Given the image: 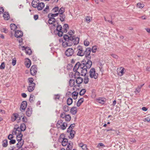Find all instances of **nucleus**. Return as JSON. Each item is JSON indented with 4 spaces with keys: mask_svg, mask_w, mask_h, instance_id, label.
Segmentation results:
<instances>
[{
    "mask_svg": "<svg viewBox=\"0 0 150 150\" xmlns=\"http://www.w3.org/2000/svg\"><path fill=\"white\" fill-rule=\"evenodd\" d=\"M77 108L76 107H72L70 110V112L73 115H75L77 112Z\"/></svg>",
    "mask_w": 150,
    "mask_h": 150,
    "instance_id": "4be33fe9",
    "label": "nucleus"
},
{
    "mask_svg": "<svg viewBox=\"0 0 150 150\" xmlns=\"http://www.w3.org/2000/svg\"><path fill=\"white\" fill-rule=\"evenodd\" d=\"M81 71V75L85 76L87 72V69L86 68H84L83 69L80 70Z\"/></svg>",
    "mask_w": 150,
    "mask_h": 150,
    "instance_id": "393cba45",
    "label": "nucleus"
},
{
    "mask_svg": "<svg viewBox=\"0 0 150 150\" xmlns=\"http://www.w3.org/2000/svg\"><path fill=\"white\" fill-rule=\"evenodd\" d=\"M18 134L16 136V139L18 141H22L23 134L21 133Z\"/></svg>",
    "mask_w": 150,
    "mask_h": 150,
    "instance_id": "7c9ffc66",
    "label": "nucleus"
},
{
    "mask_svg": "<svg viewBox=\"0 0 150 150\" xmlns=\"http://www.w3.org/2000/svg\"><path fill=\"white\" fill-rule=\"evenodd\" d=\"M98 102L100 104H104L106 101V99L105 98H99L97 99Z\"/></svg>",
    "mask_w": 150,
    "mask_h": 150,
    "instance_id": "dca6fc26",
    "label": "nucleus"
},
{
    "mask_svg": "<svg viewBox=\"0 0 150 150\" xmlns=\"http://www.w3.org/2000/svg\"><path fill=\"white\" fill-rule=\"evenodd\" d=\"M65 11V10L64 8L62 7L60 8L59 10V9L58 13L59 14H63L64 12Z\"/></svg>",
    "mask_w": 150,
    "mask_h": 150,
    "instance_id": "a18cd8bd",
    "label": "nucleus"
},
{
    "mask_svg": "<svg viewBox=\"0 0 150 150\" xmlns=\"http://www.w3.org/2000/svg\"><path fill=\"white\" fill-rule=\"evenodd\" d=\"M75 78H76V82L77 84H80L83 81V79L81 77H75Z\"/></svg>",
    "mask_w": 150,
    "mask_h": 150,
    "instance_id": "412c9836",
    "label": "nucleus"
},
{
    "mask_svg": "<svg viewBox=\"0 0 150 150\" xmlns=\"http://www.w3.org/2000/svg\"><path fill=\"white\" fill-rule=\"evenodd\" d=\"M84 44L86 46H87L89 44V42L87 40H85L84 41Z\"/></svg>",
    "mask_w": 150,
    "mask_h": 150,
    "instance_id": "680f3d73",
    "label": "nucleus"
},
{
    "mask_svg": "<svg viewBox=\"0 0 150 150\" xmlns=\"http://www.w3.org/2000/svg\"><path fill=\"white\" fill-rule=\"evenodd\" d=\"M89 81L88 78V76H85L84 78L83 82L85 84H87Z\"/></svg>",
    "mask_w": 150,
    "mask_h": 150,
    "instance_id": "de8ad7c7",
    "label": "nucleus"
},
{
    "mask_svg": "<svg viewBox=\"0 0 150 150\" xmlns=\"http://www.w3.org/2000/svg\"><path fill=\"white\" fill-rule=\"evenodd\" d=\"M49 6L47 5L46 8L43 10V11L44 13H47L49 11Z\"/></svg>",
    "mask_w": 150,
    "mask_h": 150,
    "instance_id": "6e6d98bb",
    "label": "nucleus"
},
{
    "mask_svg": "<svg viewBox=\"0 0 150 150\" xmlns=\"http://www.w3.org/2000/svg\"><path fill=\"white\" fill-rule=\"evenodd\" d=\"M63 37L65 40L67 41V40H69L70 38V36H69L67 34H65L64 35Z\"/></svg>",
    "mask_w": 150,
    "mask_h": 150,
    "instance_id": "864d4df0",
    "label": "nucleus"
},
{
    "mask_svg": "<svg viewBox=\"0 0 150 150\" xmlns=\"http://www.w3.org/2000/svg\"><path fill=\"white\" fill-rule=\"evenodd\" d=\"M23 33L22 31L19 30L16 31L14 34L15 36L16 37H19L23 36Z\"/></svg>",
    "mask_w": 150,
    "mask_h": 150,
    "instance_id": "ddd939ff",
    "label": "nucleus"
},
{
    "mask_svg": "<svg viewBox=\"0 0 150 150\" xmlns=\"http://www.w3.org/2000/svg\"><path fill=\"white\" fill-rule=\"evenodd\" d=\"M63 123V121L62 120H59L56 124V126L57 128H59Z\"/></svg>",
    "mask_w": 150,
    "mask_h": 150,
    "instance_id": "72a5a7b5",
    "label": "nucleus"
},
{
    "mask_svg": "<svg viewBox=\"0 0 150 150\" xmlns=\"http://www.w3.org/2000/svg\"><path fill=\"white\" fill-rule=\"evenodd\" d=\"M59 9V7H55L53 8V9H52V11L54 12H58Z\"/></svg>",
    "mask_w": 150,
    "mask_h": 150,
    "instance_id": "052dcab7",
    "label": "nucleus"
},
{
    "mask_svg": "<svg viewBox=\"0 0 150 150\" xmlns=\"http://www.w3.org/2000/svg\"><path fill=\"white\" fill-rule=\"evenodd\" d=\"M86 90L85 89H83L80 91L79 94L80 96L83 95L86 92Z\"/></svg>",
    "mask_w": 150,
    "mask_h": 150,
    "instance_id": "49530a36",
    "label": "nucleus"
},
{
    "mask_svg": "<svg viewBox=\"0 0 150 150\" xmlns=\"http://www.w3.org/2000/svg\"><path fill=\"white\" fill-rule=\"evenodd\" d=\"M60 96L59 94H55L54 95V99L55 100H57V99L59 100Z\"/></svg>",
    "mask_w": 150,
    "mask_h": 150,
    "instance_id": "603ef678",
    "label": "nucleus"
},
{
    "mask_svg": "<svg viewBox=\"0 0 150 150\" xmlns=\"http://www.w3.org/2000/svg\"><path fill=\"white\" fill-rule=\"evenodd\" d=\"M8 145V141L7 139H6L4 140L3 141L2 146L3 147H6Z\"/></svg>",
    "mask_w": 150,
    "mask_h": 150,
    "instance_id": "c03bdc74",
    "label": "nucleus"
},
{
    "mask_svg": "<svg viewBox=\"0 0 150 150\" xmlns=\"http://www.w3.org/2000/svg\"><path fill=\"white\" fill-rule=\"evenodd\" d=\"M59 14V13H57L54 14L51 13H49L48 15V17L49 18V19L48 22L50 24H52L53 23H58V22L57 20H56L54 18V17L57 16Z\"/></svg>",
    "mask_w": 150,
    "mask_h": 150,
    "instance_id": "f257e3e1",
    "label": "nucleus"
},
{
    "mask_svg": "<svg viewBox=\"0 0 150 150\" xmlns=\"http://www.w3.org/2000/svg\"><path fill=\"white\" fill-rule=\"evenodd\" d=\"M35 84H32L31 85L29 84L28 88V90L29 92H31L33 91L35 88Z\"/></svg>",
    "mask_w": 150,
    "mask_h": 150,
    "instance_id": "f3484780",
    "label": "nucleus"
},
{
    "mask_svg": "<svg viewBox=\"0 0 150 150\" xmlns=\"http://www.w3.org/2000/svg\"><path fill=\"white\" fill-rule=\"evenodd\" d=\"M84 98H80L77 102L76 105L77 107L80 106L82 103L84 101Z\"/></svg>",
    "mask_w": 150,
    "mask_h": 150,
    "instance_id": "bb28decb",
    "label": "nucleus"
},
{
    "mask_svg": "<svg viewBox=\"0 0 150 150\" xmlns=\"http://www.w3.org/2000/svg\"><path fill=\"white\" fill-rule=\"evenodd\" d=\"M22 117V116H20L17 113H13V115L11 117V121L12 122H14L18 118H19V120H20Z\"/></svg>",
    "mask_w": 150,
    "mask_h": 150,
    "instance_id": "9b49d317",
    "label": "nucleus"
},
{
    "mask_svg": "<svg viewBox=\"0 0 150 150\" xmlns=\"http://www.w3.org/2000/svg\"><path fill=\"white\" fill-rule=\"evenodd\" d=\"M31 64L30 60L28 58L26 59V62H25V64L26 67L28 68L30 67Z\"/></svg>",
    "mask_w": 150,
    "mask_h": 150,
    "instance_id": "a878e982",
    "label": "nucleus"
},
{
    "mask_svg": "<svg viewBox=\"0 0 150 150\" xmlns=\"http://www.w3.org/2000/svg\"><path fill=\"white\" fill-rule=\"evenodd\" d=\"M91 51V48L90 47H88L86 48L85 51H84V55L85 57L87 59H91V56L90 55V54Z\"/></svg>",
    "mask_w": 150,
    "mask_h": 150,
    "instance_id": "6e6552de",
    "label": "nucleus"
},
{
    "mask_svg": "<svg viewBox=\"0 0 150 150\" xmlns=\"http://www.w3.org/2000/svg\"><path fill=\"white\" fill-rule=\"evenodd\" d=\"M59 14V16L60 17V19L61 22H63L65 21V16L64 13L60 14Z\"/></svg>",
    "mask_w": 150,
    "mask_h": 150,
    "instance_id": "c756f323",
    "label": "nucleus"
},
{
    "mask_svg": "<svg viewBox=\"0 0 150 150\" xmlns=\"http://www.w3.org/2000/svg\"><path fill=\"white\" fill-rule=\"evenodd\" d=\"M97 49V46H93L92 48V51L93 53H95Z\"/></svg>",
    "mask_w": 150,
    "mask_h": 150,
    "instance_id": "13d9d810",
    "label": "nucleus"
},
{
    "mask_svg": "<svg viewBox=\"0 0 150 150\" xmlns=\"http://www.w3.org/2000/svg\"><path fill=\"white\" fill-rule=\"evenodd\" d=\"M69 85L71 87H72L74 85L75 81L73 79H71L69 82Z\"/></svg>",
    "mask_w": 150,
    "mask_h": 150,
    "instance_id": "ea45409f",
    "label": "nucleus"
},
{
    "mask_svg": "<svg viewBox=\"0 0 150 150\" xmlns=\"http://www.w3.org/2000/svg\"><path fill=\"white\" fill-rule=\"evenodd\" d=\"M27 102L26 101H23L21 103L20 110L22 112L24 111L27 107Z\"/></svg>",
    "mask_w": 150,
    "mask_h": 150,
    "instance_id": "f8f14e48",
    "label": "nucleus"
},
{
    "mask_svg": "<svg viewBox=\"0 0 150 150\" xmlns=\"http://www.w3.org/2000/svg\"><path fill=\"white\" fill-rule=\"evenodd\" d=\"M57 34L58 35V36L59 37H61L63 35V32L62 31V30L59 31L58 32H57Z\"/></svg>",
    "mask_w": 150,
    "mask_h": 150,
    "instance_id": "0e129e2a",
    "label": "nucleus"
},
{
    "mask_svg": "<svg viewBox=\"0 0 150 150\" xmlns=\"http://www.w3.org/2000/svg\"><path fill=\"white\" fill-rule=\"evenodd\" d=\"M141 89L139 86H138L136 88L135 93L136 94L139 93L141 90Z\"/></svg>",
    "mask_w": 150,
    "mask_h": 150,
    "instance_id": "5fc2aeb1",
    "label": "nucleus"
},
{
    "mask_svg": "<svg viewBox=\"0 0 150 150\" xmlns=\"http://www.w3.org/2000/svg\"><path fill=\"white\" fill-rule=\"evenodd\" d=\"M85 68V64L83 60L82 61L81 63L77 62L74 67L73 70L74 71H76L77 70L79 71L80 70Z\"/></svg>",
    "mask_w": 150,
    "mask_h": 150,
    "instance_id": "f03ea898",
    "label": "nucleus"
},
{
    "mask_svg": "<svg viewBox=\"0 0 150 150\" xmlns=\"http://www.w3.org/2000/svg\"><path fill=\"white\" fill-rule=\"evenodd\" d=\"M18 142V143L16 144L18 148H20L23 144V141Z\"/></svg>",
    "mask_w": 150,
    "mask_h": 150,
    "instance_id": "f704fd0d",
    "label": "nucleus"
},
{
    "mask_svg": "<svg viewBox=\"0 0 150 150\" xmlns=\"http://www.w3.org/2000/svg\"><path fill=\"white\" fill-rule=\"evenodd\" d=\"M31 108H28L26 111V114L28 117H30L32 114V110Z\"/></svg>",
    "mask_w": 150,
    "mask_h": 150,
    "instance_id": "aec40b11",
    "label": "nucleus"
},
{
    "mask_svg": "<svg viewBox=\"0 0 150 150\" xmlns=\"http://www.w3.org/2000/svg\"><path fill=\"white\" fill-rule=\"evenodd\" d=\"M74 37V40H73V43L74 45L78 44L79 41V38L78 37H75L74 36H73Z\"/></svg>",
    "mask_w": 150,
    "mask_h": 150,
    "instance_id": "5701e85b",
    "label": "nucleus"
},
{
    "mask_svg": "<svg viewBox=\"0 0 150 150\" xmlns=\"http://www.w3.org/2000/svg\"><path fill=\"white\" fill-rule=\"evenodd\" d=\"M37 72L36 66L35 65H33L31 67L30 72L31 74L33 76L35 75Z\"/></svg>",
    "mask_w": 150,
    "mask_h": 150,
    "instance_id": "9d476101",
    "label": "nucleus"
},
{
    "mask_svg": "<svg viewBox=\"0 0 150 150\" xmlns=\"http://www.w3.org/2000/svg\"><path fill=\"white\" fill-rule=\"evenodd\" d=\"M14 129L16 130V131L17 132L18 131V134H19V133H21V131H22V130H21V128H20L19 127H14Z\"/></svg>",
    "mask_w": 150,
    "mask_h": 150,
    "instance_id": "3c124183",
    "label": "nucleus"
},
{
    "mask_svg": "<svg viewBox=\"0 0 150 150\" xmlns=\"http://www.w3.org/2000/svg\"><path fill=\"white\" fill-rule=\"evenodd\" d=\"M63 32H67V30L69 29V26L67 24H64L63 26Z\"/></svg>",
    "mask_w": 150,
    "mask_h": 150,
    "instance_id": "c9c22d12",
    "label": "nucleus"
},
{
    "mask_svg": "<svg viewBox=\"0 0 150 150\" xmlns=\"http://www.w3.org/2000/svg\"><path fill=\"white\" fill-rule=\"evenodd\" d=\"M16 141L15 139H11L9 142V144L10 145L13 144L15 143Z\"/></svg>",
    "mask_w": 150,
    "mask_h": 150,
    "instance_id": "338daca9",
    "label": "nucleus"
},
{
    "mask_svg": "<svg viewBox=\"0 0 150 150\" xmlns=\"http://www.w3.org/2000/svg\"><path fill=\"white\" fill-rule=\"evenodd\" d=\"M20 128L22 131H24L26 129V126L24 123L21 124L20 126Z\"/></svg>",
    "mask_w": 150,
    "mask_h": 150,
    "instance_id": "37998d69",
    "label": "nucleus"
},
{
    "mask_svg": "<svg viewBox=\"0 0 150 150\" xmlns=\"http://www.w3.org/2000/svg\"><path fill=\"white\" fill-rule=\"evenodd\" d=\"M62 45L64 47H69L67 41L65 40V41H63L62 42Z\"/></svg>",
    "mask_w": 150,
    "mask_h": 150,
    "instance_id": "8fccbe9b",
    "label": "nucleus"
},
{
    "mask_svg": "<svg viewBox=\"0 0 150 150\" xmlns=\"http://www.w3.org/2000/svg\"><path fill=\"white\" fill-rule=\"evenodd\" d=\"M3 17L5 20H8L10 18V15L8 12H4L3 14Z\"/></svg>",
    "mask_w": 150,
    "mask_h": 150,
    "instance_id": "b1692460",
    "label": "nucleus"
},
{
    "mask_svg": "<svg viewBox=\"0 0 150 150\" xmlns=\"http://www.w3.org/2000/svg\"><path fill=\"white\" fill-rule=\"evenodd\" d=\"M120 69H122L118 74L120 76H122L124 74L125 69L123 67H121Z\"/></svg>",
    "mask_w": 150,
    "mask_h": 150,
    "instance_id": "79ce46f5",
    "label": "nucleus"
},
{
    "mask_svg": "<svg viewBox=\"0 0 150 150\" xmlns=\"http://www.w3.org/2000/svg\"><path fill=\"white\" fill-rule=\"evenodd\" d=\"M67 126V123L65 122H64L61 125L59 128H60L62 130H64L66 128Z\"/></svg>",
    "mask_w": 150,
    "mask_h": 150,
    "instance_id": "473e14b6",
    "label": "nucleus"
},
{
    "mask_svg": "<svg viewBox=\"0 0 150 150\" xmlns=\"http://www.w3.org/2000/svg\"><path fill=\"white\" fill-rule=\"evenodd\" d=\"M73 40L74 37L70 36V38L69 40H67V42L68 44L69 47L71 46L73 44Z\"/></svg>",
    "mask_w": 150,
    "mask_h": 150,
    "instance_id": "a211bd4d",
    "label": "nucleus"
},
{
    "mask_svg": "<svg viewBox=\"0 0 150 150\" xmlns=\"http://www.w3.org/2000/svg\"><path fill=\"white\" fill-rule=\"evenodd\" d=\"M45 4L43 2L39 3L38 5H37L36 8L38 11L42 10L45 6Z\"/></svg>",
    "mask_w": 150,
    "mask_h": 150,
    "instance_id": "4468645a",
    "label": "nucleus"
},
{
    "mask_svg": "<svg viewBox=\"0 0 150 150\" xmlns=\"http://www.w3.org/2000/svg\"><path fill=\"white\" fill-rule=\"evenodd\" d=\"M65 135L64 134H62L60 136L58 139V142L62 143V145L63 146H65L68 144V139L64 138Z\"/></svg>",
    "mask_w": 150,
    "mask_h": 150,
    "instance_id": "7ed1b4c3",
    "label": "nucleus"
},
{
    "mask_svg": "<svg viewBox=\"0 0 150 150\" xmlns=\"http://www.w3.org/2000/svg\"><path fill=\"white\" fill-rule=\"evenodd\" d=\"M35 97L33 95L30 94L29 99V101L31 103H33L34 101V99H35Z\"/></svg>",
    "mask_w": 150,
    "mask_h": 150,
    "instance_id": "e433bc0d",
    "label": "nucleus"
},
{
    "mask_svg": "<svg viewBox=\"0 0 150 150\" xmlns=\"http://www.w3.org/2000/svg\"><path fill=\"white\" fill-rule=\"evenodd\" d=\"M69 133H70V135L68 136V137L69 139H72L74 137L75 134L76 133L75 132L74 130H73Z\"/></svg>",
    "mask_w": 150,
    "mask_h": 150,
    "instance_id": "cd10ccee",
    "label": "nucleus"
},
{
    "mask_svg": "<svg viewBox=\"0 0 150 150\" xmlns=\"http://www.w3.org/2000/svg\"><path fill=\"white\" fill-rule=\"evenodd\" d=\"M74 51L72 48H68L65 51V54L67 57H70L73 55Z\"/></svg>",
    "mask_w": 150,
    "mask_h": 150,
    "instance_id": "423d86ee",
    "label": "nucleus"
},
{
    "mask_svg": "<svg viewBox=\"0 0 150 150\" xmlns=\"http://www.w3.org/2000/svg\"><path fill=\"white\" fill-rule=\"evenodd\" d=\"M34 79L33 78H30L28 79V83L29 84L31 85L32 84H35V83L33 82Z\"/></svg>",
    "mask_w": 150,
    "mask_h": 150,
    "instance_id": "58836bf2",
    "label": "nucleus"
},
{
    "mask_svg": "<svg viewBox=\"0 0 150 150\" xmlns=\"http://www.w3.org/2000/svg\"><path fill=\"white\" fill-rule=\"evenodd\" d=\"M73 102L72 99L71 98H68L67 100V104L70 105H71Z\"/></svg>",
    "mask_w": 150,
    "mask_h": 150,
    "instance_id": "a19ab883",
    "label": "nucleus"
},
{
    "mask_svg": "<svg viewBox=\"0 0 150 150\" xmlns=\"http://www.w3.org/2000/svg\"><path fill=\"white\" fill-rule=\"evenodd\" d=\"M87 61H86L84 59L83 61L85 64V68H86V69H89L91 67L92 64V62L90 59H87Z\"/></svg>",
    "mask_w": 150,
    "mask_h": 150,
    "instance_id": "1a4fd4ad",
    "label": "nucleus"
},
{
    "mask_svg": "<svg viewBox=\"0 0 150 150\" xmlns=\"http://www.w3.org/2000/svg\"><path fill=\"white\" fill-rule=\"evenodd\" d=\"M78 95V93L75 91L73 92L72 94V97L74 99L77 98Z\"/></svg>",
    "mask_w": 150,
    "mask_h": 150,
    "instance_id": "2f4dec72",
    "label": "nucleus"
},
{
    "mask_svg": "<svg viewBox=\"0 0 150 150\" xmlns=\"http://www.w3.org/2000/svg\"><path fill=\"white\" fill-rule=\"evenodd\" d=\"M52 25L51 27V29H54L55 27H57L56 30H54V32H55L56 31L58 32L59 31L62 30V26L59 24L58 23H55L52 24Z\"/></svg>",
    "mask_w": 150,
    "mask_h": 150,
    "instance_id": "39448f33",
    "label": "nucleus"
},
{
    "mask_svg": "<svg viewBox=\"0 0 150 150\" xmlns=\"http://www.w3.org/2000/svg\"><path fill=\"white\" fill-rule=\"evenodd\" d=\"M62 109L63 111L65 112H68L69 109V107L66 105L62 106Z\"/></svg>",
    "mask_w": 150,
    "mask_h": 150,
    "instance_id": "c85d7f7f",
    "label": "nucleus"
},
{
    "mask_svg": "<svg viewBox=\"0 0 150 150\" xmlns=\"http://www.w3.org/2000/svg\"><path fill=\"white\" fill-rule=\"evenodd\" d=\"M40 3L39 0H33L32 2V6L34 8H36V6L38 5Z\"/></svg>",
    "mask_w": 150,
    "mask_h": 150,
    "instance_id": "6ab92c4d",
    "label": "nucleus"
},
{
    "mask_svg": "<svg viewBox=\"0 0 150 150\" xmlns=\"http://www.w3.org/2000/svg\"><path fill=\"white\" fill-rule=\"evenodd\" d=\"M16 62V60L15 58H14L12 59V65L14 66L15 65Z\"/></svg>",
    "mask_w": 150,
    "mask_h": 150,
    "instance_id": "e2e57ef3",
    "label": "nucleus"
},
{
    "mask_svg": "<svg viewBox=\"0 0 150 150\" xmlns=\"http://www.w3.org/2000/svg\"><path fill=\"white\" fill-rule=\"evenodd\" d=\"M73 143L71 141H69L68 144L67 146V147L66 149L67 150H76L75 149H72Z\"/></svg>",
    "mask_w": 150,
    "mask_h": 150,
    "instance_id": "2eb2a0df",
    "label": "nucleus"
},
{
    "mask_svg": "<svg viewBox=\"0 0 150 150\" xmlns=\"http://www.w3.org/2000/svg\"><path fill=\"white\" fill-rule=\"evenodd\" d=\"M137 6L140 8H142L144 7V5L141 4L140 3H137Z\"/></svg>",
    "mask_w": 150,
    "mask_h": 150,
    "instance_id": "bf43d9fd",
    "label": "nucleus"
},
{
    "mask_svg": "<svg viewBox=\"0 0 150 150\" xmlns=\"http://www.w3.org/2000/svg\"><path fill=\"white\" fill-rule=\"evenodd\" d=\"M78 52L77 55L78 56H83L84 55V51L83 50L82 47L78 45L77 47Z\"/></svg>",
    "mask_w": 150,
    "mask_h": 150,
    "instance_id": "0eeeda50",
    "label": "nucleus"
},
{
    "mask_svg": "<svg viewBox=\"0 0 150 150\" xmlns=\"http://www.w3.org/2000/svg\"><path fill=\"white\" fill-rule=\"evenodd\" d=\"M10 27L11 30H14L17 28V26L14 23H11L10 24Z\"/></svg>",
    "mask_w": 150,
    "mask_h": 150,
    "instance_id": "4c0bfd02",
    "label": "nucleus"
},
{
    "mask_svg": "<svg viewBox=\"0 0 150 150\" xmlns=\"http://www.w3.org/2000/svg\"><path fill=\"white\" fill-rule=\"evenodd\" d=\"M89 75L91 78H93L95 79H97L98 77V74L96 73L95 69L93 68L91 69L89 71Z\"/></svg>",
    "mask_w": 150,
    "mask_h": 150,
    "instance_id": "20e7f679",
    "label": "nucleus"
},
{
    "mask_svg": "<svg viewBox=\"0 0 150 150\" xmlns=\"http://www.w3.org/2000/svg\"><path fill=\"white\" fill-rule=\"evenodd\" d=\"M129 141L131 143H133L136 142V140L134 138H130L129 139Z\"/></svg>",
    "mask_w": 150,
    "mask_h": 150,
    "instance_id": "69168bd1",
    "label": "nucleus"
},
{
    "mask_svg": "<svg viewBox=\"0 0 150 150\" xmlns=\"http://www.w3.org/2000/svg\"><path fill=\"white\" fill-rule=\"evenodd\" d=\"M5 67V64L4 62L1 63V65L0 66V68L1 69H4Z\"/></svg>",
    "mask_w": 150,
    "mask_h": 150,
    "instance_id": "774afa93",
    "label": "nucleus"
},
{
    "mask_svg": "<svg viewBox=\"0 0 150 150\" xmlns=\"http://www.w3.org/2000/svg\"><path fill=\"white\" fill-rule=\"evenodd\" d=\"M25 53L26 54H28L29 55H30L31 54L32 52L31 50L29 47L28 49L26 50H25Z\"/></svg>",
    "mask_w": 150,
    "mask_h": 150,
    "instance_id": "09e8293b",
    "label": "nucleus"
},
{
    "mask_svg": "<svg viewBox=\"0 0 150 150\" xmlns=\"http://www.w3.org/2000/svg\"><path fill=\"white\" fill-rule=\"evenodd\" d=\"M66 116L67 117L65 119V121H69L71 120V117L70 115L69 114H67Z\"/></svg>",
    "mask_w": 150,
    "mask_h": 150,
    "instance_id": "4d7b16f0",
    "label": "nucleus"
}]
</instances>
